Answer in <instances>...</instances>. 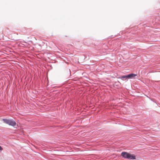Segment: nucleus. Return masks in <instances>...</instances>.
Wrapping results in <instances>:
<instances>
[{
	"label": "nucleus",
	"instance_id": "nucleus-1",
	"mask_svg": "<svg viewBox=\"0 0 160 160\" xmlns=\"http://www.w3.org/2000/svg\"><path fill=\"white\" fill-rule=\"evenodd\" d=\"M121 155L124 158L131 159H136L135 156L133 154L129 153L127 152H122L121 153Z\"/></svg>",
	"mask_w": 160,
	"mask_h": 160
},
{
	"label": "nucleus",
	"instance_id": "nucleus-2",
	"mask_svg": "<svg viewBox=\"0 0 160 160\" xmlns=\"http://www.w3.org/2000/svg\"><path fill=\"white\" fill-rule=\"evenodd\" d=\"M2 120L4 123L9 125L14 126L16 125L15 122L14 121L6 119H3Z\"/></svg>",
	"mask_w": 160,
	"mask_h": 160
},
{
	"label": "nucleus",
	"instance_id": "nucleus-3",
	"mask_svg": "<svg viewBox=\"0 0 160 160\" xmlns=\"http://www.w3.org/2000/svg\"><path fill=\"white\" fill-rule=\"evenodd\" d=\"M137 74L132 73L130 74L127 75V77L128 78H133L137 76Z\"/></svg>",
	"mask_w": 160,
	"mask_h": 160
},
{
	"label": "nucleus",
	"instance_id": "nucleus-4",
	"mask_svg": "<svg viewBox=\"0 0 160 160\" xmlns=\"http://www.w3.org/2000/svg\"><path fill=\"white\" fill-rule=\"evenodd\" d=\"M121 78H122V79L128 78V77H127V75L122 76L121 77Z\"/></svg>",
	"mask_w": 160,
	"mask_h": 160
},
{
	"label": "nucleus",
	"instance_id": "nucleus-5",
	"mask_svg": "<svg viewBox=\"0 0 160 160\" xmlns=\"http://www.w3.org/2000/svg\"><path fill=\"white\" fill-rule=\"evenodd\" d=\"M2 148L0 146V151L2 150Z\"/></svg>",
	"mask_w": 160,
	"mask_h": 160
}]
</instances>
